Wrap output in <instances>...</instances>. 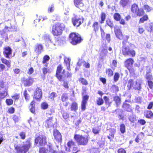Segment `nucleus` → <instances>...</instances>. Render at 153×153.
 Here are the masks:
<instances>
[{"instance_id":"obj_8","label":"nucleus","mask_w":153,"mask_h":153,"mask_svg":"<svg viewBox=\"0 0 153 153\" xmlns=\"http://www.w3.org/2000/svg\"><path fill=\"white\" fill-rule=\"evenodd\" d=\"M82 97L81 104V108L82 111H85L86 109V106L89 97L88 94H85L86 91L88 90L87 87L83 86L82 87Z\"/></svg>"},{"instance_id":"obj_46","label":"nucleus","mask_w":153,"mask_h":153,"mask_svg":"<svg viewBox=\"0 0 153 153\" xmlns=\"http://www.w3.org/2000/svg\"><path fill=\"white\" fill-rule=\"evenodd\" d=\"M13 100L11 99H7L6 100L5 102L6 104L8 106L11 105L13 104Z\"/></svg>"},{"instance_id":"obj_52","label":"nucleus","mask_w":153,"mask_h":153,"mask_svg":"<svg viewBox=\"0 0 153 153\" xmlns=\"http://www.w3.org/2000/svg\"><path fill=\"white\" fill-rule=\"evenodd\" d=\"M62 116L65 119L68 118L69 117V115L68 113L65 111H63L62 113Z\"/></svg>"},{"instance_id":"obj_42","label":"nucleus","mask_w":153,"mask_h":153,"mask_svg":"<svg viewBox=\"0 0 153 153\" xmlns=\"http://www.w3.org/2000/svg\"><path fill=\"white\" fill-rule=\"evenodd\" d=\"M113 18L115 20L118 21L120 20L121 16L118 13H115L114 15Z\"/></svg>"},{"instance_id":"obj_54","label":"nucleus","mask_w":153,"mask_h":153,"mask_svg":"<svg viewBox=\"0 0 153 153\" xmlns=\"http://www.w3.org/2000/svg\"><path fill=\"white\" fill-rule=\"evenodd\" d=\"M71 149L74 153H77L80 151L79 149L78 148L76 145H75V146H74Z\"/></svg>"},{"instance_id":"obj_57","label":"nucleus","mask_w":153,"mask_h":153,"mask_svg":"<svg viewBox=\"0 0 153 153\" xmlns=\"http://www.w3.org/2000/svg\"><path fill=\"white\" fill-rule=\"evenodd\" d=\"M105 38V40H107L108 42H109L111 40V34L110 33H107L105 35V37L103 39H104Z\"/></svg>"},{"instance_id":"obj_55","label":"nucleus","mask_w":153,"mask_h":153,"mask_svg":"<svg viewBox=\"0 0 153 153\" xmlns=\"http://www.w3.org/2000/svg\"><path fill=\"white\" fill-rule=\"evenodd\" d=\"M143 8L145 10H146L147 12L150 11L152 10V7L147 4L144 5L143 6Z\"/></svg>"},{"instance_id":"obj_3","label":"nucleus","mask_w":153,"mask_h":153,"mask_svg":"<svg viewBox=\"0 0 153 153\" xmlns=\"http://www.w3.org/2000/svg\"><path fill=\"white\" fill-rule=\"evenodd\" d=\"M65 29V25L63 23L57 22L52 25L51 33L54 36H58L62 34Z\"/></svg>"},{"instance_id":"obj_2","label":"nucleus","mask_w":153,"mask_h":153,"mask_svg":"<svg viewBox=\"0 0 153 153\" xmlns=\"http://www.w3.org/2000/svg\"><path fill=\"white\" fill-rule=\"evenodd\" d=\"M63 67L62 65L60 64L57 67L56 72L55 74V76L58 80L60 82H63V86L66 89H68L69 88L68 82L65 80V76H63V75L61 74H64L65 73V69H63Z\"/></svg>"},{"instance_id":"obj_56","label":"nucleus","mask_w":153,"mask_h":153,"mask_svg":"<svg viewBox=\"0 0 153 153\" xmlns=\"http://www.w3.org/2000/svg\"><path fill=\"white\" fill-rule=\"evenodd\" d=\"M120 74L119 73L116 72L114 74V81L117 82L118 81L120 78Z\"/></svg>"},{"instance_id":"obj_34","label":"nucleus","mask_w":153,"mask_h":153,"mask_svg":"<svg viewBox=\"0 0 153 153\" xmlns=\"http://www.w3.org/2000/svg\"><path fill=\"white\" fill-rule=\"evenodd\" d=\"M142 88L141 84L137 81L135 82V84L133 87V89L136 90H139Z\"/></svg>"},{"instance_id":"obj_9","label":"nucleus","mask_w":153,"mask_h":153,"mask_svg":"<svg viewBox=\"0 0 153 153\" xmlns=\"http://www.w3.org/2000/svg\"><path fill=\"white\" fill-rule=\"evenodd\" d=\"M74 138L79 145L85 146L87 144L89 140L88 136L75 134Z\"/></svg>"},{"instance_id":"obj_48","label":"nucleus","mask_w":153,"mask_h":153,"mask_svg":"<svg viewBox=\"0 0 153 153\" xmlns=\"http://www.w3.org/2000/svg\"><path fill=\"white\" fill-rule=\"evenodd\" d=\"M45 66L46 67H43L42 68L43 73L44 75L46 74L49 71V69L48 68V63H46Z\"/></svg>"},{"instance_id":"obj_61","label":"nucleus","mask_w":153,"mask_h":153,"mask_svg":"<svg viewBox=\"0 0 153 153\" xmlns=\"http://www.w3.org/2000/svg\"><path fill=\"white\" fill-rule=\"evenodd\" d=\"M138 122L140 124L142 125H145L146 123V121L143 119H141L138 120Z\"/></svg>"},{"instance_id":"obj_32","label":"nucleus","mask_w":153,"mask_h":153,"mask_svg":"<svg viewBox=\"0 0 153 153\" xmlns=\"http://www.w3.org/2000/svg\"><path fill=\"white\" fill-rule=\"evenodd\" d=\"M101 20L99 21V23L100 24L103 23L106 17V14L104 12H102L100 15Z\"/></svg>"},{"instance_id":"obj_21","label":"nucleus","mask_w":153,"mask_h":153,"mask_svg":"<svg viewBox=\"0 0 153 153\" xmlns=\"http://www.w3.org/2000/svg\"><path fill=\"white\" fill-rule=\"evenodd\" d=\"M128 102L127 100H125V102L123 103L122 107L125 111L129 112H132L133 111V109L131 108V105L125 102Z\"/></svg>"},{"instance_id":"obj_35","label":"nucleus","mask_w":153,"mask_h":153,"mask_svg":"<svg viewBox=\"0 0 153 153\" xmlns=\"http://www.w3.org/2000/svg\"><path fill=\"white\" fill-rule=\"evenodd\" d=\"M143 15L142 17L140 18L139 22V23H143L148 20L149 18L147 14H144Z\"/></svg>"},{"instance_id":"obj_58","label":"nucleus","mask_w":153,"mask_h":153,"mask_svg":"<svg viewBox=\"0 0 153 153\" xmlns=\"http://www.w3.org/2000/svg\"><path fill=\"white\" fill-rule=\"evenodd\" d=\"M128 119L129 121L131 123H134L136 120L135 117L133 115L129 116Z\"/></svg>"},{"instance_id":"obj_36","label":"nucleus","mask_w":153,"mask_h":153,"mask_svg":"<svg viewBox=\"0 0 153 153\" xmlns=\"http://www.w3.org/2000/svg\"><path fill=\"white\" fill-rule=\"evenodd\" d=\"M24 95L26 101L29 102L30 100V96L26 90H25L24 91Z\"/></svg>"},{"instance_id":"obj_62","label":"nucleus","mask_w":153,"mask_h":153,"mask_svg":"<svg viewBox=\"0 0 153 153\" xmlns=\"http://www.w3.org/2000/svg\"><path fill=\"white\" fill-rule=\"evenodd\" d=\"M15 111V108L13 107H11L8 109V113L12 114Z\"/></svg>"},{"instance_id":"obj_39","label":"nucleus","mask_w":153,"mask_h":153,"mask_svg":"<svg viewBox=\"0 0 153 153\" xmlns=\"http://www.w3.org/2000/svg\"><path fill=\"white\" fill-rule=\"evenodd\" d=\"M49 107V105L46 102H42L41 104V108L42 110H45L48 109Z\"/></svg>"},{"instance_id":"obj_49","label":"nucleus","mask_w":153,"mask_h":153,"mask_svg":"<svg viewBox=\"0 0 153 153\" xmlns=\"http://www.w3.org/2000/svg\"><path fill=\"white\" fill-rule=\"evenodd\" d=\"M19 94H15L12 96V98L14 100V101H16L19 100L20 98Z\"/></svg>"},{"instance_id":"obj_26","label":"nucleus","mask_w":153,"mask_h":153,"mask_svg":"<svg viewBox=\"0 0 153 153\" xmlns=\"http://www.w3.org/2000/svg\"><path fill=\"white\" fill-rule=\"evenodd\" d=\"M1 60L2 63L6 65L8 68H10L11 67V61L10 60H8L5 58L2 57L1 59Z\"/></svg>"},{"instance_id":"obj_29","label":"nucleus","mask_w":153,"mask_h":153,"mask_svg":"<svg viewBox=\"0 0 153 153\" xmlns=\"http://www.w3.org/2000/svg\"><path fill=\"white\" fill-rule=\"evenodd\" d=\"M76 145L75 142L72 139L69 140L67 144V146L69 150L71 149L74 146H75Z\"/></svg>"},{"instance_id":"obj_59","label":"nucleus","mask_w":153,"mask_h":153,"mask_svg":"<svg viewBox=\"0 0 153 153\" xmlns=\"http://www.w3.org/2000/svg\"><path fill=\"white\" fill-rule=\"evenodd\" d=\"M70 59L68 58H65L64 59V62L66 65H70Z\"/></svg>"},{"instance_id":"obj_20","label":"nucleus","mask_w":153,"mask_h":153,"mask_svg":"<svg viewBox=\"0 0 153 153\" xmlns=\"http://www.w3.org/2000/svg\"><path fill=\"white\" fill-rule=\"evenodd\" d=\"M134 62V59L131 58L126 59L125 61L124 64L125 66L130 72L131 70L130 68V67L132 65Z\"/></svg>"},{"instance_id":"obj_7","label":"nucleus","mask_w":153,"mask_h":153,"mask_svg":"<svg viewBox=\"0 0 153 153\" xmlns=\"http://www.w3.org/2000/svg\"><path fill=\"white\" fill-rule=\"evenodd\" d=\"M131 10L132 13V16L133 17L142 16L145 13L144 10L140 8L138 5L135 3L131 5Z\"/></svg>"},{"instance_id":"obj_31","label":"nucleus","mask_w":153,"mask_h":153,"mask_svg":"<svg viewBox=\"0 0 153 153\" xmlns=\"http://www.w3.org/2000/svg\"><path fill=\"white\" fill-rule=\"evenodd\" d=\"M79 82L82 85L86 86L88 84V80L83 77H81L78 79Z\"/></svg>"},{"instance_id":"obj_64","label":"nucleus","mask_w":153,"mask_h":153,"mask_svg":"<svg viewBox=\"0 0 153 153\" xmlns=\"http://www.w3.org/2000/svg\"><path fill=\"white\" fill-rule=\"evenodd\" d=\"M153 107V102H151L149 104L147 107V108L149 110L151 109Z\"/></svg>"},{"instance_id":"obj_22","label":"nucleus","mask_w":153,"mask_h":153,"mask_svg":"<svg viewBox=\"0 0 153 153\" xmlns=\"http://www.w3.org/2000/svg\"><path fill=\"white\" fill-rule=\"evenodd\" d=\"M43 48L42 45L41 44H37L35 47L34 51L37 55L40 54Z\"/></svg>"},{"instance_id":"obj_27","label":"nucleus","mask_w":153,"mask_h":153,"mask_svg":"<svg viewBox=\"0 0 153 153\" xmlns=\"http://www.w3.org/2000/svg\"><path fill=\"white\" fill-rule=\"evenodd\" d=\"M78 104L76 102H73L71 103L70 105L71 111L76 112L78 109Z\"/></svg>"},{"instance_id":"obj_18","label":"nucleus","mask_w":153,"mask_h":153,"mask_svg":"<svg viewBox=\"0 0 153 153\" xmlns=\"http://www.w3.org/2000/svg\"><path fill=\"white\" fill-rule=\"evenodd\" d=\"M53 134L55 140L58 142L62 141V136L60 133L57 129H55L53 130Z\"/></svg>"},{"instance_id":"obj_50","label":"nucleus","mask_w":153,"mask_h":153,"mask_svg":"<svg viewBox=\"0 0 153 153\" xmlns=\"http://www.w3.org/2000/svg\"><path fill=\"white\" fill-rule=\"evenodd\" d=\"M104 103L101 97H99L97 100V104L98 105H100Z\"/></svg>"},{"instance_id":"obj_13","label":"nucleus","mask_w":153,"mask_h":153,"mask_svg":"<svg viewBox=\"0 0 153 153\" xmlns=\"http://www.w3.org/2000/svg\"><path fill=\"white\" fill-rule=\"evenodd\" d=\"M145 78L147 80V82L149 88L151 89L153 88V77L152 73V69L149 68L146 71L145 76Z\"/></svg>"},{"instance_id":"obj_25","label":"nucleus","mask_w":153,"mask_h":153,"mask_svg":"<svg viewBox=\"0 0 153 153\" xmlns=\"http://www.w3.org/2000/svg\"><path fill=\"white\" fill-rule=\"evenodd\" d=\"M144 115L146 118L148 119H151L153 117V113L150 110L145 111L144 112Z\"/></svg>"},{"instance_id":"obj_24","label":"nucleus","mask_w":153,"mask_h":153,"mask_svg":"<svg viewBox=\"0 0 153 153\" xmlns=\"http://www.w3.org/2000/svg\"><path fill=\"white\" fill-rule=\"evenodd\" d=\"M35 101L33 100H32L30 103V107L29 110L32 113L35 114Z\"/></svg>"},{"instance_id":"obj_17","label":"nucleus","mask_w":153,"mask_h":153,"mask_svg":"<svg viewBox=\"0 0 153 153\" xmlns=\"http://www.w3.org/2000/svg\"><path fill=\"white\" fill-rule=\"evenodd\" d=\"M44 124L45 126L48 128L53 127L54 121L53 120V117H50L45 121Z\"/></svg>"},{"instance_id":"obj_38","label":"nucleus","mask_w":153,"mask_h":153,"mask_svg":"<svg viewBox=\"0 0 153 153\" xmlns=\"http://www.w3.org/2000/svg\"><path fill=\"white\" fill-rule=\"evenodd\" d=\"M120 130L122 134H124L126 131V127L125 125L123 123H121L120 125Z\"/></svg>"},{"instance_id":"obj_1","label":"nucleus","mask_w":153,"mask_h":153,"mask_svg":"<svg viewBox=\"0 0 153 153\" xmlns=\"http://www.w3.org/2000/svg\"><path fill=\"white\" fill-rule=\"evenodd\" d=\"M129 36L126 35L122 42L123 46L122 48V52L123 55L125 56H128L134 57L136 55L135 51L131 48L130 46L127 45V43H129L127 40L129 38Z\"/></svg>"},{"instance_id":"obj_53","label":"nucleus","mask_w":153,"mask_h":153,"mask_svg":"<svg viewBox=\"0 0 153 153\" xmlns=\"http://www.w3.org/2000/svg\"><path fill=\"white\" fill-rule=\"evenodd\" d=\"M106 24L111 28L114 27V24L110 19H108L106 21Z\"/></svg>"},{"instance_id":"obj_47","label":"nucleus","mask_w":153,"mask_h":153,"mask_svg":"<svg viewBox=\"0 0 153 153\" xmlns=\"http://www.w3.org/2000/svg\"><path fill=\"white\" fill-rule=\"evenodd\" d=\"M19 135L20 137V139L21 140H24L26 138V133L24 131H22L19 133Z\"/></svg>"},{"instance_id":"obj_4","label":"nucleus","mask_w":153,"mask_h":153,"mask_svg":"<svg viewBox=\"0 0 153 153\" xmlns=\"http://www.w3.org/2000/svg\"><path fill=\"white\" fill-rule=\"evenodd\" d=\"M22 146L19 145H15L14 149L16 150L15 153H26L28 152L32 146L30 140L28 139L23 142Z\"/></svg>"},{"instance_id":"obj_12","label":"nucleus","mask_w":153,"mask_h":153,"mask_svg":"<svg viewBox=\"0 0 153 153\" xmlns=\"http://www.w3.org/2000/svg\"><path fill=\"white\" fill-rule=\"evenodd\" d=\"M99 23L97 21L93 22L92 27L93 31L95 33L97 34L99 32V29H100L101 36L102 39H103L105 36V33L104 30L101 27V26L99 25Z\"/></svg>"},{"instance_id":"obj_30","label":"nucleus","mask_w":153,"mask_h":153,"mask_svg":"<svg viewBox=\"0 0 153 153\" xmlns=\"http://www.w3.org/2000/svg\"><path fill=\"white\" fill-rule=\"evenodd\" d=\"M116 132V129H111L109 131L110 133L109 135L107 136L108 139L111 140L113 139L114 137V134Z\"/></svg>"},{"instance_id":"obj_19","label":"nucleus","mask_w":153,"mask_h":153,"mask_svg":"<svg viewBox=\"0 0 153 153\" xmlns=\"http://www.w3.org/2000/svg\"><path fill=\"white\" fill-rule=\"evenodd\" d=\"M83 0H74V4L76 8L82 10L83 9L85 5L83 2Z\"/></svg>"},{"instance_id":"obj_28","label":"nucleus","mask_w":153,"mask_h":153,"mask_svg":"<svg viewBox=\"0 0 153 153\" xmlns=\"http://www.w3.org/2000/svg\"><path fill=\"white\" fill-rule=\"evenodd\" d=\"M113 100L115 102L117 107H119L121 103L120 98L118 96H115L113 97Z\"/></svg>"},{"instance_id":"obj_5","label":"nucleus","mask_w":153,"mask_h":153,"mask_svg":"<svg viewBox=\"0 0 153 153\" xmlns=\"http://www.w3.org/2000/svg\"><path fill=\"white\" fill-rule=\"evenodd\" d=\"M68 38L70 43L74 45L80 44L83 40L80 35L75 32L71 33L69 35Z\"/></svg>"},{"instance_id":"obj_33","label":"nucleus","mask_w":153,"mask_h":153,"mask_svg":"<svg viewBox=\"0 0 153 153\" xmlns=\"http://www.w3.org/2000/svg\"><path fill=\"white\" fill-rule=\"evenodd\" d=\"M134 85V82L133 79H130L128 82L127 87L129 90L131 89L132 88H133Z\"/></svg>"},{"instance_id":"obj_23","label":"nucleus","mask_w":153,"mask_h":153,"mask_svg":"<svg viewBox=\"0 0 153 153\" xmlns=\"http://www.w3.org/2000/svg\"><path fill=\"white\" fill-rule=\"evenodd\" d=\"M114 32L115 34L116 37L119 39H123L124 40V38L123 34L122 32L120 29H117L114 30ZM125 36L124 37H125Z\"/></svg>"},{"instance_id":"obj_16","label":"nucleus","mask_w":153,"mask_h":153,"mask_svg":"<svg viewBox=\"0 0 153 153\" xmlns=\"http://www.w3.org/2000/svg\"><path fill=\"white\" fill-rule=\"evenodd\" d=\"M22 82L25 87L29 86L32 84L34 80L31 76H29L27 78L23 77L22 79Z\"/></svg>"},{"instance_id":"obj_60","label":"nucleus","mask_w":153,"mask_h":153,"mask_svg":"<svg viewBox=\"0 0 153 153\" xmlns=\"http://www.w3.org/2000/svg\"><path fill=\"white\" fill-rule=\"evenodd\" d=\"M47 150L44 147H41L39 148V153H47Z\"/></svg>"},{"instance_id":"obj_44","label":"nucleus","mask_w":153,"mask_h":153,"mask_svg":"<svg viewBox=\"0 0 153 153\" xmlns=\"http://www.w3.org/2000/svg\"><path fill=\"white\" fill-rule=\"evenodd\" d=\"M50 59V58L49 56L48 55H45L43 57L42 63L44 64H46V62L48 61Z\"/></svg>"},{"instance_id":"obj_14","label":"nucleus","mask_w":153,"mask_h":153,"mask_svg":"<svg viewBox=\"0 0 153 153\" xmlns=\"http://www.w3.org/2000/svg\"><path fill=\"white\" fill-rule=\"evenodd\" d=\"M42 89L37 87L33 92V98L36 100L40 101L42 97Z\"/></svg>"},{"instance_id":"obj_41","label":"nucleus","mask_w":153,"mask_h":153,"mask_svg":"<svg viewBox=\"0 0 153 153\" xmlns=\"http://www.w3.org/2000/svg\"><path fill=\"white\" fill-rule=\"evenodd\" d=\"M111 89V91L113 93H116L119 91V88L116 85H112Z\"/></svg>"},{"instance_id":"obj_37","label":"nucleus","mask_w":153,"mask_h":153,"mask_svg":"<svg viewBox=\"0 0 153 153\" xmlns=\"http://www.w3.org/2000/svg\"><path fill=\"white\" fill-rule=\"evenodd\" d=\"M68 99L69 97L66 93H63L61 96V100L63 102H65Z\"/></svg>"},{"instance_id":"obj_51","label":"nucleus","mask_w":153,"mask_h":153,"mask_svg":"<svg viewBox=\"0 0 153 153\" xmlns=\"http://www.w3.org/2000/svg\"><path fill=\"white\" fill-rule=\"evenodd\" d=\"M57 96V94L54 92H52L50 95L49 98L52 100H54L55 97Z\"/></svg>"},{"instance_id":"obj_40","label":"nucleus","mask_w":153,"mask_h":153,"mask_svg":"<svg viewBox=\"0 0 153 153\" xmlns=\"http://www.w3.org/2000/svg\"><path fill=\"white\" fill-rule=\"evenodd\" d=\"M105 73L108 77H111L113 75V71L110 68H107L106 69Z\"/></svg>"},{"instance_id":"obj_15","label":"nucleus","mask_w":153,"mask_h":153,"mask_svg":"<svg viewBox=\"0 0 153 153\" xmlns=\"http://www.w3.org/2000/svg\"><path fill=\"white\" fill-rule=\"evenodd\" d=\"M12 53V50L9 46H7L3 48V54L6 58H11Z\"/></svg>"},{"instance_id":"obj_11","label":"nucleus","mask_w":153,"mask_h":153,"mask_svg":"<svg viewBox=\"0 0 153 153\" xmlns=\"http://www.w3.org/2000/svg\"><path fill=\"white\" fill-rule=\"evenodd\" d=\"M74 16L71 18V21L74 26L78 27L83 22L84 18L82 16L74 14Z\"/></svg>"},{"instance_id":"obj_43","label":"nucleus","mask_w":153,"mask_h":153,"mask_svg":"<svg viewBox=\"0 0 153 153\" xmlns=\"http://www.w3.org/2000/svg\"><path fill=\"white\" fill-rule=\"evenodd\" d=\"M55 113V111L53 108H51L46 113V115L47 117L49 116H51L53 113Z\"/></svg>"},{"instance_id":"obj_10","label":"nucleus","mask_w":153,"mask_h":153,"mask_svg":"<svg viewBox=\"0 0 153 153\" xmlns=\"http://www.w3.org/2000/svg\"><path fill=\"white\" fill-rule=\"evenodd\" d=\"M3 80L0 81V101H1L8 95V86Z\"/></svg>"},{"instance_id":"obj_63","label":"nucleus","mask_w":153,"mask_h":153,"mask_svg":"<svg viewBox=\"0 0 153 153\" xmlns=\"http://www.w3.org/2000/svg\"><path fill=\"white\" fill-rule=\"evenodd\" d=\"M118 153H126V151L123 148L119 149L117 151Z\"/></svg>"},{"instance_id":"obj_45","label":"nucleus","mask_w":153,"mask_h":153,"mask_svg":"<svg viewBox=\"0 0 153 153\" xmlns=\"http://www.w3.org/2000/svg\"><path fill=\"white\" fill-rule=\"evenodd\" d=\"M128 0H121L120 4L123 7H125L127 4Z\"/></svg>"},{"instance_id":"obj_6","label":"nucleus","mask_w":153,"mask_h":153,"mask_svg":"<svg viewBox=\"0 0 153 153\" xmlns=\"http://www.w3.org/2000/svg\"><path fill=\"white\" fill-rule=\"evenodd\" d=\"M36 135L34 140L35 145L44 146L47 143V137L44 134L39 133Z\"/></svg>"}]
</instances>
